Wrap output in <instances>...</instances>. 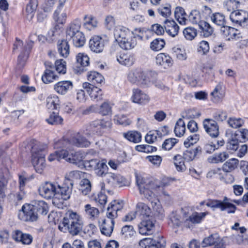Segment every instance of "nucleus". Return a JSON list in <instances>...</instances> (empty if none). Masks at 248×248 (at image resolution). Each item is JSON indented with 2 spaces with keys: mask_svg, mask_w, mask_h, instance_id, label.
<instances>
[{
  "mask_svg": "<svg viewBox=\"0 0 248 248\" xmlns=\"http://www.w3.org/2000/svg\"><path fill=\"white\" fill-rule=\"evenodd\" d=\"M54 70L56 71L59 74H64L66 73V62L60 59L55 61Z\"/></svg>",
  "mask_w": 248,
  "mask_h": 248,
  "instance_id": "obj_57",
  "label": "nucleus"
},
{
  "mask_svg": "<svg viewBox=\"0 0 248 248\" xmlns=\"http://www.w3.org/2000/svg\"><path fill=\"white\" fill-rule=\"evenodd\" d=\"M73 45L77 47H80L84 45L85 43V37L83 33H78L77 35L71 39Z\"/></svg>",
  "mask_w": 248,
  "mask_h": 248,
  "instance_id": "obj_54",
  "label": "nucleus"
},
{
  "mask_svg": "<svg viewBox=\"0 0 248 248\" xmlns=\"http://www.w3.org/2000/svg\"><path fill=\"white\" fill-rule=\"evenodd\" d=\"M31 205L38 214L46 215L47 213L48 207L46 203L43 201H34Z\"/></svg>",
  "mask_w": 248,
  "mask_h": 248,
  "instance_id": "obj_29",
  "label": "nucleus"
},
{
  "mask_svg": "<svg viewBox=\"0 0 248 248\" xmlns=\"http://www.w3.org/2000/svg\"><path fill=\"white\" fill-rule=\"evenodd\" d=\"M37 7V0H31L26 8V17L29 20H31L34 16Z\"/></svg>",
  "mask_w": 248,
  "mask_h": 248,
  "instance_id": "obj_33",
  "label": "nucleus"
},
{
  "mask_svg": "<svg viewBox=\"0 0 248 248\" xmlns=\"http://www.w3.org/2000/svg\"><path fill=\"white\" fill-rule=\"evenodd\" d=\"M219 235L217 234H212L208 237H206L203 239L202 242V248H205L207 247H210L214 246L216 241H217V238Z\"/></svg>",
  "mask_w": 248,
  "mask_h": 248,
  "instance_id": "obj_48",
  "label": "nucleus"
},
{
  "mask_svg": "<svg viewBox=\"0 0 248 248\" xmlns=\"http://www.w3.org/2000/svg\"><path fill=\"white\" fill-rule=\"evenodd\" d=\"M92 189V185L89 180L83 179L79 183V190L83 195H88Z\"/></svg>",
  "mask_w": 248,
  "mask_h": 248,
  "instance_id": "obj_42",
  "label": "nucleus"
},
{
  "mask_svg": "<svg viewBox=\"0 0 248 248\" xmlns=\"http://www.w3.org/2000/svg\"><path fill=\"white\" fill-rule=\"evenodd\" d=\"M165 42L161 38H156L154 39L150 44V48L154 51H159L162 49L165 46Z\"/></svg>",
  "mask_w": 248,
  "mask_h": 248,
  "instance_id": "obj_51",
  "label": "nucleus"
},
{
  "mask_svg": "<svg viewBox=\"0 0 248 248\" xmlns=\"http://www.w3.org/2000/svg\"><path fill=\"white\" fill-rule=\"evenodd\" d=\"M114 35L116 41L123 49L130 50L137 45V39L133 33L124 27H116Z\"/></svg>",
  "mask_w": 248,
  "mask_h": 248,
  "instance_id": "obj_4",
  "label": "nucleus"
},
{
  "mask_svg": "<svg viewBox=\"0 0 248 248\" xmlns=\"http://www.w3.org/2000/svg\"><path fill=\"white\" fill-rule=\"evenodd\" d=\"M172 51L175 56L178 59L181 61H184L186 59V54L184 49L178 47H174L172 48Z\"/></svg>",
  "mask_w": 248,
  "mask_h": 248,
  "instance_id": "obj_62",
  "label": "nucleus"
},
{
  "mask_svg": "<svg viewBox=\"0 0 248 248\" xmlns=\"http://www.w3.org/2000/svg\"><path fill=\"white\" fill-rule=\"evenodd\" d=\"M64 152H65V149H63L54 152L49 155L48 158V160L51 162L54 160L60 161L61 159H64L63 155Z\"/></svg>",
  "mask_w": 248,
  "mask_h": 248,
  "instance_id": "obj_61",
  "label": "nucleus"
},
{
  "mask_svg": "<svg viewBox=\"0 0 248 248\" xmlns=\"http://www.w3.org/2000/svg\"><path fill=\"white\" fill-rule=\"evenodd\" d=\"M175 17L178 22L181 25H186L187 19L186 18V14L182 7H176L174 11Z\"/></svg>",
  "mask_w": 248,
  "mask_h": 248,
  "instance_id": "obj_41",
  "label": "nucleus"
},
{
  "mask_svg": "<svg viewBox=\"0 0 248 248\" xmlns=\"http://www.w3.org/2000/svg\"><path fill=\"white\" fill-rule=\"evenodd\" d=\"M221 33L223 37L228 41L235 39L239 33L234 28L225 26L221 28Z\"/></svg>",
  "mask_w": 248,
  "mask_h": 248,
  "instance_id": "obj_27",
  "label": "nucleus"
},
{
  "mask_svg": "<svg viewBox=\"0 0 248 248\" xmlns=\"http://www.w3.org/2000/svg\"><path fill=\"white\" fill-rule=\"evenodd\" d=\"M56 187V185L46 182L39 187L38 189L39 194L47 199L52 198L53 203H55Z\"/></svg>",
  "mask_w": 248,
  "mask_h": 248,
  "instance_id": "obj_11",
  "label": "nucleus"
},
{
  "mask_svg": "<svg viewBox=\"0 0 248 248\" xmlns=\"http://www.w3.org/2000/svg\"><path fill=\"white\" fill-rule=\"evenodd\" d=\"M83 211L85 216L92 220L98 218L100 213L98 208L90 204H87L84 206Z\"/></svg>",
  "mask_w": 248,
  "mask_h": 248,
  "instance_id": "obj_28",
  "label": "nucleus"
},
{
  "mask_svg": "<svg viewBox=\"0 0 248 248\" xmlns=\"http://www.w3.org/2000/svg\"><path fill=\"white\" fill-rule=\"evenodd\" d=\"M229 199L224 197L223 201L217 200H209L206 203V205L212 208H218L221 211L227 210L228 214L234 213L236 207L232 203H230Z\"/></svg>",
  "mask_w": 248,
  "mask_h": 248,
  "instance_id": "obj_7",
  "label": "nucleus"
},
{
  "mask_svg": "<svg viewBox=\"0 0 248 248\" xmlns=\"http://www.w3.org/2000/svg\"><path fill=\"white\" fill-rule=\"evenodd\" d=\"M64 159L69 163L77 164L81 161L84 158V154L80 151L76 152L74 150H67L65 149V152L63 154Z\"/></svg>",
  "mask_w": 248,
  "mask_h": 248,
  "instance_id": "obj_15",
  "label": "nucleus"
},
{
  "mask_svg": "<svg viewBox=\"0 0 248 248\" xmlns=\"http://www.w3.org/2000/svg\"><path fill=\"white\" fill-rule=\"evenodd\" d=\"M19 218L24 221H34L37 220L38 215L31 204L24 205L18 213Z\"/></svg>",
  "mask_w": 248,
  "mask_h": 248,
  "instance_id": "obj_10",
  "label": "nucleus"
},
{
  "mask_svg": "<svg viewBox=\"0 0 248 248\" xmlns=\"http://www.w3.org/2000/svg\"><path fill=\"white\" fill-rule=\"evenodd\" d=\"M73 187L64 182L61 185H56L55 200L56 202L59 201L62 203L63 201L69 199L72 193Z\"/></svg>",
  "mask_w": 248,
  "mask_h": 248,
  "instance_id": "obj_9",
  "label": "nucleus"
},
{
  "mask_svg": "<svg viewBox=\"0 0 248 248\" xmlns=\"http://www.w3.org/2000/svg\"><path fill=\"white\" fill-rule=\"evenodd\" d=\"M81 24L80 20L76 19L69 25L66 31L67 40H71L72 37L77 35L78 33H82L80 31Z\"/></svg>",
  "mask_w": 248,
  "mask_h": 248,
  "instance_id": "obj_18",
  "label": "nucleus"
},
{
  "mask_svg": "<svg viewBox=\"0 0 248 248\" xmlns=\"http://www.w3.org/2000/svg\"><path fill=\"white\" fill-rule=\"evenodd\" d=\"M73 87V84L70 80L59 81L54 85V91L59 94L64 95Z\"/></svg>",
  "mask_w": 248,
  "mask_h": 248,
  "instance_id": "obj_21",
  "label": "nucleus"
},
{
  "mask_svg": "<svg viewBox=\"0 0 248 248\" xmlns=\"http://www.w3.org/2000/svg\"><path fill=\"white\" fill-rule=\"evenodd\" d=\"M89 57L84 53H78L76 57V63L74 69L76 73L81 74L86 70V67L89 65Z\"/></svg>",
  "mask_w": 248,
  "mask_h": 248,
  "instance_id": "obj_13",
  "label": "nucleus"
},
{
  "mask_svg": "<svg viewBox=\"0 0 248 248\" xmlns=\"http://www.w3.org/2000/svg\"><path fill=\"white\" fill-rule=\"evenodd\" d=\"M170 225L174 228L179 227L181 223L180 215L176 212L173 211L170 215Z\"/></svg>",
  "mask_w": 248,
  "mask_h": 248,
  "instance_id": "obj_46",
  "label": "nucleus"
},
{
  "mask_svg": "<svg viewBox=\"0 0 248 248\" xmlns=\"http://www.w3.org/2000/svg\"><path fill=\"white\" fill-rule=\"evenodd\" d=\"M183 35L186 40L191 41L197 35V31L193 27H187L184 30Z\"/></svg>",
  "mask_w": 248,
  "mask_h": 248,
  "instance_id": "obj_50",
  "label": "nucleus"
},
{
  "mask_svg": "<svg viewBox=\"0 0 248 248\" xmlns=\"http://www.w3.org/2000/svg\"><path fill=\"white\" fill-rule=\"evenodd\" d=\"M83 226L82 216L76 212L69 210L65 213L58 228L61 232H68L72 235H76L81 232Z\"/></svg>",
  "mask_w": 248,
  "mask_h": 248,
  "instance_id": "obj_1",
  "label": "nucleus"
},
{
  "mask_svg": "<svg viewBox=\"0 0 248 248\" xmlns=\"http://www.w3.org/2000/svg\"><path fill=\"white\" fill-rule=\"evenodd\" d=\"M88 80L92 85L101 84L104 82L103 76L96 71H91L87 75Z\"/></svg>",
  "mask_w": 248,
  "mask_h": 248,
  "instance_id": "obj_37",
  "label": "nucleus"
},
{
  "mask_svg": "<svg viewBox=\"0 0 248 248\" xmlns=\"http://www.w3.org/2000/svg\"><path fill=\"white\" fill-rule=\"evenodd\" d=\"M186 131V125L184 121L181 118L177 121L174 127V133L177 137H181L183 136Z\"/></svg>",
  "mask_w": 248,
  "mask_h": 248,
  "instance_id": "obj_44",
  "label": "nucleus"
},
{
  "mask_svg": "<svg viewBox=\"0 0 248 248\" xmlns=\"http://www.w3.org/2000/svg\"><path fill=\"white\" fill-rule=\"evenodd\" d=\"M229 157V154L225 152L215 154L208 158V161L211 163H218L222 162Z\"/></svg>",
  "mask_w": 248,
  "mask_h": 248,
  "instance_id": "obj_40",
  "label": "nucleus"
},
{
  "mask_svg": "<svg viewBox=\"0 0 248 248\" xmlns=\"http://www.w3.org/2000/svg\"><path fill=\"white\" fill-rule=\"evenodd\" d=\"M174 164L177 171H184L186 170L183 157L180 155H177L173 157Z\"/></svg>",
  "mask_w": 248,
  "mask_h": 248,
  "instance_id": "obj_49",
  "label": "nucleus"
},
{
  "mask_svg": "<svg viewBox=\"0 0 248 248\" xmlns=\"http://www.w3.org/2000/svg\"><path fill=\"white\" fill-rule=\"evenodd\" d=\"M62 7L58 6L53 15V18L58 24H63L66 22V13L62 11Z\"/></svg>",
  "mask_w": 248,
  "mask_h": 248,
  "instance_id": "obj_35",
  "label": "nucleus"
},
{
  "mask_svg": "<svg viewBox=\"0 0 248 248\" xmlns=\"http://www.w3.org/2000/svg\"><path fill=\"white\" fill-rule=\"evenodd\" d=\"M114 224V220L104 219L100 227L101 233L107 236H110L113 232Z\"/></svg>",
  "mask_w": 248,
  "mask_h": 248,
  "instance_id": "obj_26",
  "label": "nucleus"
},
{
  "mask_svg": "<svg viewBox=\"0 0 248 248\" xmlns=\"http://www.w3.org/2000/svg\"><path fill=\"white\" fill-rule=\"evenodd\" d=\"M31 148L32 165L36 171L41 173L46 167L44 149L40 147L37 141L33 143Z\"/></svg>",
  "mask_w": 248,
  "mask_h": 248,
  "instance_id": "obj_5",
  "label": "nucleus"
},
{
  "mask_svg": "<svg viewBox=\"0 0 248 248\" xmlns=\"http://www.w3.org/2000/svg\"><path fill=\"white\" fill-rule=\"evenodd\" d=\"M86 111L88 113L98 112L102 115H107L111 113V107L108 103L105 102L99 107L97 105L91 106Z\"/></svg>",
  "mask_w": 248,
  "mask_h": 248,
  "instance_id": "obj_20",
  "label": "nucleus"
},
{
  "mask_svg": "<svg viewBox=\"0 0 248 248\" xmlns=\"http://www.w3.org/2000/svg\"><path fill=\"white\" fill-rule=\"evenodd\" d=\"M239 161L236 158H232L225 162L223 166L222 170L225 172H231L237 168Z\"/></svg>",
  "mask_w": 248,
  "mask_h": 248,
  "instance_id": "obj_45",
  "label": "nucleus"
},
{
  "mask_svg": "<svg viewBox=\"0 0 248 248\" xmlns=\"http://www.w3.org/2000/svg\"><path fill=\"white\" fill-rule=\"evenodd\" d=\"M199 26L204 37H209L213 32V28L208 23L205 21H202L199 23Z\"/></svg>",
  "mask_w": 248,
  "mask_h": 248,
  "instance_id": "obj_47",
  "label": "nucleus"
},
{
  "mask_svg": "<svg viewBox=\"0 0 248 248\" xmlns=\"http://www.w3.org/2000/svg\"><path fill=\"white\" fill-rule=\"evenodd\" d=\"M105 42V40L100 36H94L90 40L89 46L92 51L100 53L104 49Z\"/></svg>",
  "mask_w": 248,
  "mask_h": 248,
  "instance_id": "obj_19",
  "label": "nucleus"
},
{
  "mask_svg": "<svg viewBox=\"0 0 248 248\" xmlns=\"http://www.w3.org/2000/svg\"><path fill=\"white\" fill-rule=\"evenodd\" d=\"M230 19L233 25L248 28V13L244 10H235L231 12Z\"/></svg>",
  "mask_w": 248,
  "mask_h": 248,
  "instance_id": "obj_8",
  "label": "nucleus"
},
{
  "mask_svg": "<svg viewBox=\"0 0 248 248\" xmlns=\"http://www.w3.org/2000/svg\"><path fill=\"white\" fill-rule=\"evenodd\" d=\"M137 184L140 193L148 200H151L155 196L154 191H156L160 196L168 199L170 198L169 194L163 186L158 185L156 182L150 181L142 177H137Z\"/></svg>",
  "mask_w": 248,
  "mask_h": 248,
  "instance_id": "obj_2",
  "label": "nucleus"
},
{
  "mask_svg": "<svg viewBox=\"0 0 248 248\" xmlns=\"http://www.w3.org/2000/svg\"><path fill=\"white\" fill-rule=\"evenodd\" d=\"M164 23L166 31L169 35L174 37L178 34L179 27L174 20L166 19Z\"/></svg>",
  "mask_w": 248,
  "mask_h": 248,
  "instance_id": "obj_23",
  "label": "nucleus"
},
{
  "mask_svg": "<svg viewBox=\"0 0 248 248\" xmlns=\"http://www.w3.org/2000/svg\"><path fill=\"white\" fill-rule=\"evenodd\" d=\"M154 227V223L150 219L143 220L139 224V231L142 235H149L151 234V231Z\"/></svg>",
  "mask_w": 248,
  "mask_h": 248,
  "instance_id": "obj_24",
  "label": "nucleus"
},
{
  "mask_svg": "<svg viewBox=\"0 0 248 248\" xmlns=\"http://www.w3.org/2000/svg\"><path fill=\"white\" fill-rule=\"evenodd\" d=\"M57 46L58 51L60 55L66 58L69 54V45L67 40L59 41Z\"/></svg>",
  "mask_w": 248,
  "mask_h": 248,
  "instance_id": "obj_34",
  "label": "nucleus"
},
{
  "mask_svg": "<svg viewBox=\"0 0 248 248\" xmlns=\"http://www.w3.org/2000/svg\"><path fill=\"white\" fill-rule=\"evenodd\" d=\"M117 61L122 65L127 66L132 65L135 62L134 55L130 53H121L117 58Z\"/></svg>",
  "mask_w": 248,
  "mask_h": 248,
  "instance_id": "obj_25",
  "label": "nucleus"
},
{
  "mask_svg": "<svg viewBox=\"0 0 248 248\" xmlns=\"http://www.w3.org/2000/svg\"><path fill=\"white\" fill-rule=\"evenodd\" d=\"M208 214V212H194L184 221L185 226L193 228L194 224L200 223Z\"/></svg>",
  "mask_w": 248,
  "mask_h": 248,
  "instance_id": "obj_16",
  "label": "nucleus"
},
{
  "mask_svg": "<svg viewBox=\"0 0 248 248\" xmlns=\"http://www.w3.org/2000/svg\"><path fill=\"white\" fill-rule=\"evenodd\" d=\"M46 68L42 76V80L45 84H47L57 79L59 76L54 70V67L49 62H45Z\"/></svg>",
  "mask_w": 248,
  "mask_h": 248,
  "instance_id": "obj_14",
  "label": "nucleus"
},
{
  "mask_svg": "<svg viewBox=\"0 0 248 248\" xmlns=\"http://www.w3.org/2000/svg\"><path fill=\"white\" fill-rule=\"evenodd\" d=\"M138 217H149L151 209L147 205L142 202H139L136 205L135 211Z\"/></svg>",
  "mask_w": 248,
  "mask_h": 248,
  "instance_id": "obj_31",
  "label": "nucleus"
},
{
  "mask_svg": "<svg viewBox=\"0 0 248 248\" xmlns=\"http://www.w3.org/2000/svg\"><path fill=\"white\" fill-rule=\"evenodd\" d=\"M188 20L192 24H198L202 22L201 16L200 12L197 10H193L191 11L188 16Z\"/></svg>",
  "mask_w": 248,
  "mask_h": 248,
  "instance_id": "obj_52",
  "label": "nucleus"
},
{
  "mask_svg": "<svg viewBox=\"0 0 248 248\" xmlns=\"http://www.w3.org/2000/svg\"><path fill=\"white\" fill-rule=\"evenodd\" d=\"M46 122L50 124H61L62 122V118L58 115L55 112H53L49 117L46 119Z\"/></svg>",
  "mask_w": 248,
  "mask_h": 248,
  "instance_id": "obj_59",
  "label": "nucleus"
},
{
  "mask_svg": "<svg viewBox=\"0 0 248 248\" xmlns=\"http://www.w3.org/2000/svg\"><path fill=\"white\" fill-rule=\"evenodd\" d=\"M7 184V181L3 176V170L0 165V197L3 198L5 196L4 191Z\"/></svg>",
  "mask_w": 248,
  "mask_h": 248,
  "instance_id": "obj_56",
  "label": "nucleus"
},
{
  "mask_svg": "<svg viewBox=\"0 0 248 248\" xmlns=\"http://www.w3.org/2000/svg\"><path fill=\"white\" fill-rule=\"evenodd\" d=\"M83 175L82 171L79 170L71 171L65 174L64 182L73 187L74 182L80 179Z\"/></svg>",
  "mask_w": 248,
  "mask_h": 248,
  "instance_id": "obj_32",
  "label": "nucleus"
},
{
  "mask_svg": "<svg viewBox=\"0 0 248 248\" xmlns=\"http://www.w3.org/2000/svg\"><path fill=\"white\" fill-rule=\"evenodd\" d=\"M156 62L157 64L166 67L171 66L172 65L173 60L167 54L160 53L156 57Z\"/></svg>",
  "mask_w": 248,
  "mask_h": 248,
  "instance_id": "obj_30",
  "label": "nucleus"
},
{
  "mask_svg": "<svg viewBox=\"0 0 248 248\" xmlns=\"http://www.w3.org/2000/svg\"><path fill=\"white\" fill-rule=\"evenodd\" d=\"M66 0H45L44 9L45 12H48L57 2H59V6H63Z\"/></svg>",
  "mask_w": 248,
  "mask_h": 248,
  "instance_id": "obj_53",
  "label": "nucleus"
},
{
  "mask_svg": "<svg viewBox=\"0 0 248 248\" xmlns=\"http://www.w3.org/2000/svg\"><path fill=\"white\" fill-rule=\"evenodd\" d=\"M222 83H218L214 91L211 93L212 96V100L213 101L217 103L220 101L224 96V92L222 90Z\"/></svg>",
  "mask_w": 248,
  "mask_h": 248,
  "instance_id": "obj_36",
  "label": "nucleus"
},
{
  "mask_svg": "<svg viewBox=\"0 0 248 248\" xmlns=\"http://www.w3.org/2000/svg\"><path fill=\"white\" fill-rule=\"evenodd\" d=\"M159 14L163 17H168L171 14L170 6L169 4H166L164 6H160L158 8Z\"/></svg>",
  "mask_w": 248,
  "mask_h": 248,
  "instance_id": "obj_64",
  "label": "nucleus"
},
{
  "mask_svg": "<svg viewBox=\"0 0 248 248\" xmlns=\"http://www.w3.org/2000/svg\"><path fill=\"white\" fill-rule=\"evenodd\" d=\"M59 100L56 95L49 96L46 99V107L48 109L53 110L59 108Z\"/></svg>",
  "mask_w": 248,
  "mask_h": 248,
  "instance_id": "obj_43",
  "label": "nucleus"
},
{
  "mask_svg": "<svg viewBox=\"0 0 248 248\" xmlns=\"http://www.w3.org/2000/svg\"><path fill=\"white\" fill-rule=\"evenodd\" d=\"M62 144V147L68 149L70 145H73L79 148L88 147L90 144V141L85 137L77 133L70 139H64L59 141L57 144Z\"/></svg>",
  "mask_w": 248,
  "mask_h": 248,
  "instance_id": "obj_6",
  "label": "nucleus"
},
{
  "mask_svg": "<svg viewBox=\"0 0 248 248\" xmlns=\"http://www.w3.org/2000/svg\"><path fill=\"white\" fill-rule=\"evenodd\" d=\"M203 128L206 132L212 138L218 136L219 126L216 121L212 119H205L202 122Z\"/></svg>",
  "mask_w": 248,
  "mask_h": 248,
  "instance_id": "obj_12",
  "label": "nucleus"
},
{
  "mask_svg": "<svg viewBox=\"0 0 248 248\" xmlns=\"http://www.w3.org/2000/svg\"><path fill=\"white\" fill-rule=\"evenodd\" d=\"M114 121L116 124L124 126L129 125L131 123V121L127 119L126 116L124 114H119L115 116Z\"/></svg>",
  "mask_w": 248,
  "mask_h": 248,
  "instance_id": "obj_63",
  "label": "nucleus"
},
{
  "mask_svg": "<svg viewBox=\"0 0 248 248\" xmlns=\"http://www.w3.org/2000/svg\"><path fill=\"white\" fill-rule=\"evenodd\" d=\"M132 100L133 102L140 104H145L150 100V97L147 94L138 89L133 90Z\"/></svg>",
  "mask_w": 248,
  "mask_h": 248,
  "instance_id": "obj_22",
  "label": "nucleus"
},
{
  "mask_svg": "<svg viewBox=\"0 0 248 248\" xmlns=\"http://www.w3.org/2000/svg\"><path fill=\"white\" fill-rule=\"evenodd\" d=\"M84 18L85 20L84 24V27L87 30L91 31L96 27L97 25V22L92 16H85Z\"/></svg>",
  "mask_w": 248,
  "mask_h": 248,
  "instance_id": "obj_55",
  "label": "nucleus"
},
{
  "mask_svg": "<svg viewBox=\"0 0 248 248\" xmlns=\"http://www.w3.org/2000/svg\"><path fill=\"white\" fill-rule=\"evenodd\" d=\"M156 73L137 68L130 71L128 74V80L133 84L142 86H149L155 81Z\"/></svg>",
  "mask_w": 248,
  "mask_h": 248,
  "instance_id": "obj_3",
  "label": "nucleus"
},
{
  "mask_svg": "<svg viewBox=\"0 0 248 248\" xmlns=\"http://www.w3.org/2000/svg\"><path fill=\"white\" fill-rule=\"evenodd\" d=\"M227 122L229 126L233 128H239L244 124V121L240 118H230Z\"/></svg>",
  "mask_w": 248,
  "mask_h": 248,
  "instance_id": "obj_58",
  "label": "nucleus"
},
{
  "mask_svg": "<svg viewBox=\"0 0 248 248\" xmlns=\"http://www.w3.org/2000/svg\"><path fill=\"white\" fill-rule=\"evenodd\" d=\"M211 19L215 25L223 28L226 26V19L224 15L220 13H216L211 16Z\"/></svg>",
  "mask_w": 248,
  "mask_h": 248,
  "instance_id": "obj_39",
  "label": "nucleus"
},
{
  "mask_svg": "<svg viewBox=\"0 0 248 248\" xmlns=\"http://www.w3.org/2000/svg\"><path fill=\"white\" fill-rule=\"evenodd\" d=\"M178 140L175 138L166 139L162 145V148L165 150H170L178 142Z\"/></svg>",
  "mask_w": 248,
  "mask_h": 248,
  "instance_id": "obj_60",
  "label": "nucleus"
},
{
  "mask_svg": "<svg viewBox=\"0 0 248 248\" xmlns=\"http://www.w3.org/2000/svg\"><path fill=\"white\" fill-rule=\"evenodd\" d=\"M123 136L130 142L139 143L141 140V134L137 131H130L123 134Z\"/></svg>",
  "mask_w": 248,
  "mask_h": 248,
  "instance_id": "obj_38",
  "label": "nucleus"
},
{
  "mask_svg": "<svg viewBox=\"0 0 248 248\" xmlns=\"http://www.w3.org/2000/svg\"><path fill=\"white\" fill-rule=\"evenodd\" d=\"M82 86L88 92L92 100L98 101L102 99V92L99 88L88 82L84 83Z\"/></svg>",
  "mask_w": 248,
  "mask_h": 248,
  "instance_id": "obj_17",
  "label": "nucleus"
}]
</instances>
